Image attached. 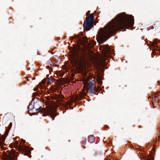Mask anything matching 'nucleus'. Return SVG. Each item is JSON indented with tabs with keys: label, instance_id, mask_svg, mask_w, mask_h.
I'll return each mask as SVG.
<instances>
[{
	"label": "nucleus",
	"instance_id": "obj_27",
	"mask_svg": "<svg viewBox=\"0 0 160 160\" xmlns=\"http://www.w3.org/2000/svg\"><path fill=\"white\" fill-rule=\"evenodd\" d=\"M49 68V66H47V68Z\"/></svg>",
	"mask_w": 160,
	"mask_h": 160
},
{
	"label": "nucleus",
	"instance_id": "obj_23",
	"mask_svg": "<svg viewBox=\"0 0 160 160\" xmlns=\"http://www.w3.org/2000/svg\"><path fill=\"white\" fill-rule=\"evenodd\" d=\"M56 63H57V64H60V62L59 61H58L57 62H56Z\"/></svg>",
	"mask_w": 160,
	"mask_h": 160
},
{
	"label": "nucleus",
	"instance_id": "obj_1",
	"mask_svg": "<svg viewBox=\"0 0 160 160\" xmlns=\"http://www.w3.org/2000/svg\"><path fill=\"white\" fill-rule=\"evenodd\" d=\"M134 23V17L132 15L124 12L117 14L104 28L99 29L97 35L98 42L99 44L103 43L117 30L125 29L127 27L132 28Z\"/></svg>",
	"mask_w": 160,
	"mask_h": 160
},
{
	"label": "nucleus",
	"instance_id": "obj_6",
	"mask_svg": "<svg viewBox=\"0 0 160 160\" xmlns=\"http://www.w3.org/2000/svg\"><path fill=\"white\" fill-rule=\"evenodd\" d=\"M56 108L52 105H49L47 110V113L49 115L53 120L56 116L55 113Z\"/></svg>",
	"mask_w": 160,
	"mask_h": 160
},
{
	"label": "nucleus",
	"instance_id": "obj_19",
	"mask_svg": "<svg viewBox=\"0 0 160 160\" xmlns=\"http://www.w3.org/2000/svg\"><path fill=\"white\" fill-rule=\"evenodd\" d=\"M42 108V106H40L38 108H36L35 109V111H39V110H41Z\"/></svg>",
	"mask_w": 160,
	"mask_h": 160
},
{
	"label": "nucleus",
	"instance_id": "obj_14",
	"mask_svg": "<svg viewBox=\"0 0 160 160\" xmlns=\"http://www.w3.org/2000/svg\"><path fill=\"white\" fill-rule=\"evenodd\" d=\"M93 84L92 82H89V89H93Z\"/></svg>",
	"mask_w": 160,
	"mask_h": 160
},
{
	"label": "nucleus",
	"instance_id": "obj_10",
	"mask_svg": "<svg viewBox=\"0 0 160 160\" xmlns=\"http://www.w3.org/2000/svg\"><path fill=\"white\" fill-rule=\"evenodd\" d=\"M46 82V80L45 79H43L42 81L41 82V83H42V84L41 85V83H39L38 84V85L39 86V87L40 89H42L44 88L45 86V84Z\"/></svg>",
	"mask_w": 160,
	"mask_h": 160
},
{
	"label": "nucleus",
	"instance_id": "obj_29",
	"mask_svg": "<svg viewBox=\"0 0 160 160\" xmlns=\"http://www.w3.org/2000/svg\"><path fill=\"white\" fill-rule=\"evenodd\" d=\"M97 11H98V8H97Z\"/></svg>",
	"mask_w": 160,
	"mask_h": 160
},
{
	"label": "nucleus",
	"instance_id": "obj_2",
	"mask_svg": "<svg viewBox=\"0 0 160 160\" xmlns=\"http://www.w3.org/2000/svg\"><path fill=\"white\" fill-rule=\"evenodd\" d=\"M81 50L80 47L77 48L72 53L70 59L71 63L73 66H81L86 61V53L83 51L80 52Z\"/></svg>",
	"mask_w": 160,
	"mask_h": 160
},
{
	"label": "nucleus",
	"instance_id": "obj_7",
	"mask_svg": "<svg viewBox=\"0 0 160 160\" xmlns=\"http://www.w3.org/2000/svg\"><path fill=\"white\" fill-rule=\"evenodd\" d=\"M159 41L157 39L154 40L153 42H150V46L148 45L150 48V47L153 48V51L155 52L156 51H160V48L159 47V46L158 45V43Z\"/></svg>",
	"mask_w": 160,
	"mask_h": 160
},
{
	"label": "nucleus",
	"instance_id": "obj_26",
	"mask_svg": "<svg viewBox=\"0 0 160 160\" xmlns=\"http://www.w3.org/2000/svg\"><path fill=\"white\" fill-rule=\"evenodd\" d=\"M38 89V88H37L36 89H35V88L34 89V91H35L36 90V89Z\"/></svg>",
	"mask_w": 160,
	"mask_h": 160
},
{
	"label": "nucleus",
	"instance_id": "obj_32",
	"mask_svg": "<svg viewBox=\"0 0 160 160\" xmlns=\"http://www.w3.org/2000/svg\"><path fill=\"white\" fill-rule=\"evenodd\" d=\"M77 38H78V36H77Z\"/></svg>",
	"mask_w": 160,
	"mask_h": 160
},
{
	"label": "nucleus",
	"instance_id": "obj_5",
	"mask_svg": "<svg viewBox=\"0 0 160 160\" xmlns=\"http://www.w3.org/2000/svg\"><path fill=\"white\" fill-rule=\"evenodd\" d=\"M15 145L16 147L19 148L23 151L25 153V155L30 157L31 154V150H30L29 148H28L24 145H21V144H18V142L16 141L15 142Z\"/></svg>",
	"mask_w": 160,
	"mask_h": 160
},
{
	"label": "nucleus",
	"instance_id": "obj_17",
	"mask_svg": "<svg viewBox=\"0 0 160 160\" xmlns=\"http://www.w3.org/2000/svg\"><path fill=\"white\" fill-rule=\"evenodd\" d=\"M47 63L49 64L50 65H52V64H53L52 62V61L51 59H49L48 61L47 62Z\"/></svg>",
	"mask_w": 160,
	"mask_h": 160
},
{
	"label": "nucleus",
	"instance_id": "obj_24",
	"mask_svg": "<svg viewBox=\"0 0 160 160\" xmlns=\"http://www.w3.org/2000/svg\"><path fill=\"white\" fill-rule=\"evenodd\" d=\"M22 140V143H24L25 142V141L24 140Z\"/></svg>",
	"mask_w": 160,
	"mask_h": 160
},
{
	"label": "nucleus",
	"instance_id": "obj_13",
	"mask_svg": "<svg viewBox=\"0 0 160 160\" xmlns=\"http://www.w3.org/2000/svg\"><path fill=\"white\" fill-rule=\"evenodd\" d=\"M55 80V79L52 78L51 77H50L48 79V82L52 84L54 82Z\"/></svg>",
	"mask_w": 160,
	"mask_h": 160
},
{
	"label": "nucleus",
	"instance_id": "obj_11",
	"mask_svg": "<svg viewBox=\"0 0 160 160\" xmlns=\"http://www.w3.org/2000/svg\"><path fill=\"white\" fill-rule=\"evenodd\" d=\"M38 99L37 98H34L31 102V103L35 105V106H36L38 104L37 103V102H38Z\"/></svg>",
	"mask_w": 160,
	"mask_h": 160
},
{
	"label": "nucleus",
	"instance_id": "obj_18",
	"mask_svg": "<svg viewBox=\"0 0 160 160\" xmlns=\"http://www.w3.org/2000/svg\"><path fill=\"white\" fill-rule=\"evenodd\" d=\"M94 91L93 89H90L89 93L90 94H93L94 93Z\"/></svg>",
	"mask_w": 160,
	"mask_h": 160
},
{
	"label": "nucleus",
	"instance_id": "obj_22",
	"mask_svg": "<svg viewBox=\"0 0 160 160\" xmlns=\"http://www.w3.org/2000/svg\"><path fill=\"white\" fill-rule=\"evenodd\" d=\"M98 83H99V84L101 85V84H102V81H100Z\"/></svg>",
	"mask_w": 160,
	"mask_h": 160
},
{
	"label": "nucleus",
	"instance_id": "obj_3",
	"mask_svg": "<svg viewBox=\"0 0 160 160\" xmlns=\"http://www.w3.org/2000/svg\"><path fill=\"white\" fill-rule=\"evenodd\" d=\"M101 47H102L104 53L102 59L103 61L105 60L108 57L112 56V55L114 54L113 50L108 45H103Z\"/></svg>",
	"mask_w": 160,
	"mask_h": 160
},
{
	"label": "nucleus",
	"instance_id": "obj_28",
	"mask_svg": "<svg viewBox=\"0 0 160 160\" xmlns=\"http://www.w3.org/2000/svg\"><path fill=\"white\" fill-rule=\"evenodd\" d=\"M90 12V11H88V14L89 13V12Z\"/></svg>",
	"mask_w": 160,
	"mask_h": 160
},
{
	"label": "nucleus",
	"instance_id": "obj_16",
	"mask_svg": "<svg viewBox=\"0 0 160 160\" xmlns=\"http://www.w3.org/2000/svg\"><path fill=\"white\" fill-rule=\"evenodd\" d=\"M10 130V128H8V130H7L6 131H5V134L6 135V137L7 136V135L8 134V133L9 132Z\"/></svg>",
	"mask_w": 160,
	"mask_h": 160
},
{
	"label": "nucleus",
	"instance_id": "obj_15",
	"mask_svg": "<svg viewBox=\"0 0 160 160\" xmlns=\"http://www.w3.org/2000/svg\"><path fill=\"white\" fill-rule=\"evenodd\" d=\"M147 160H154L153 157L152 155L148 156Z\"/></svg>",
	"mask_w": 160,
	"mask_h": 160
},
{
	"label": "nucleus",
	"instance_id": "obj_9",
	"mask_svg": "<svg viewBox=\"0 0 160 160\" xmlns=\"http://www.w3.org/2000/svg\"><path fill=\"white\" fill-rule=\"evenodd\" d=\"M88 141L90 143H92L95 141V137L92 135H90L88 137Z\"/></svg>",
	"mask_w": 160,
	"mask_h": 160
},
{
	"label": "nucleus",
	"instance_id": "obj_31",
	"mask_svg": "<svg viewBox=\"0 0 160 160\" xmlns=\"http://www.w3.org/2000/svg\"><path fill=\"white\" fill-rule=\"evenodd\" d=\"M37 105L36 106V108L37 107Z\"/></svg>",
	"mask_w": 160,
	"mask_h": 160
},
{
	"label": "nucleus",
	"instance_id": "obj_12",
	"mask_svg": "<svg viewBox=\"0 0 160 160\" xmlns=\"http://www.w3.org/2000/svg\"><path fill=\"white\" fill-rule=\"evenodd\" d=\"M36 106H35V105L33 104H30L29 106L28 109L29 111H31L32 110L33 111V109L34 108H36Z\"/></svg>",
	"mask_w": 160,
	"mask_h": 160
},
{
	"label": "nucleus",
	"instance_id": "obj_21",
	"mask_svg": "<svg viewBox=\"0 0 160 160\" xmlns=\"http://www.w3.org/2000/svg\"><path fill=\"white\" fill-rule=\"evenodd\" d=\"M11 126H12V123L11 122V123H10V124H9V128H10H10L11 127Z\"/></svg>",
	"mask_w": 160,
	"mask_h": 160
},
{
	"label": "nucleus",
	"instance_id": "obj_4",
	"mask_svg": "<svg viewBox=\"0 0 160 160\" xmlns=\"http://www.w3.org/2000/svg\"><path fill=\"white\" fill-rule=\"evenodd\" d=\"M94 16L91 14L90 16L87 18L86 21L84 23V26L87 30H90L93 25V22L94 20Z\"/></svg>",
	"mask_w": 160,
	"mask_h": 160
},
{
	"label": "nucleus",
	"instance_id": "obj_20",
	"mask_svg": "<svg viewBox=\"0 0 160 160\" xmlns=\"http://www.w3.org/2000/svg\"><path fill=\"white\" fill-rule=\"evenodd\" d=\"M37 94H38L36 92H34V93H33V95L34 96H36L37 95Z\"/></svg>",
	"mask_w": 160,
	"mask_h": 160
},
{
	"label": "nucleus",
	"instance_id": "obj_8",
	"mask_svg": "<svg viewBox=\"0 0 160 160\" xmlns=\"http://www.w3.org/2000/svg\"><path fill=\"white\" fill-rule=\"evenodd\" d=\"M16 156L14 152H9L6 157V160H16Z\"/></svg>",
	"mask_w": 160,
	"mask_h": 160
},
{
	"label": "nucleus",
	"instance_id": "obj_30",
	"mask_svg": "<svg viewBox=\"0 0 160 160\" xmlns=\"http://www.w3.org/2000/svg\"><path fill=\"white\" fill-rule=\"evenodd\" d=\"M30 114V116H32V114Z\"/></svg>",
	"mask_w": 160,
	"mask_h": 160
},
{
	"label": "nucleus",
	"instance_id": "obj_25",
	"mask_svg": "<svg viewBox=\"0 0 160 160\" xmlns=\"http://www.w3.org/2000/svg\"><path fill=\"white\" fill-rule=\"evenodd\" d=\"M70 38H71V39H74V38L72 37H70Z\"/></svg>",
	"mask_w": 160,
	"mask_h": 160
}]
</instances>
